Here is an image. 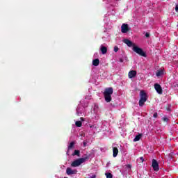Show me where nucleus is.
Here are the masks:
<instances>
[{
	"instance_id": "obj_1",
	"label": "nucleus",
	"mask_w": 178,
	"mask_h": 178,
	"mask_svg": "<svg viewBox=\"0 0 178 178\" xmlns=\"http://www.w3.org/2000/svg\"><path fill=\"white\" fill-rule=\"evenodd\" d=\"M123 42L127 45V47H133V51L138 54V55H140V56H143V58H147V54H145V51L143 50V49L138 47V46H136L131 40L129 39H124Z\"/></svg>"
},
{
	"instance_id": "obj_2",
	"label": "nucleus",
	"mask_w": 178,
	"mask_h": 178,
	"mask_svg": "<svg viewBox=\"0 0 178 178\" xmlns=\"http://www.w3.org/2000/svg\"><path fill=\"white\" fill-rule=\"evenodd\" d=\"M89 159H90V157L88 156L78 159L72 163L71 166H72V168H77V166H80L81 163H84L86 161H88Z\"/></svg>"
},
{
	"instance_id": "obj_3",
	"label": "nucleus",
	"mask_w": 178,
	"mask_h": 178,
	"mask_svg": "<svg viewBox=\"0 0 178 178\" xmlns=\"http://www.w3.org/2000/svg\"><path fill=\"white\" fill-rule=\"evenodd\" d=\"M140 99L139 100V106H143V105H145V102H147V99H148V98L147 97V93H145V91L140 90Z\"/></svg>"
},
{
	"instance_id": "obj_4",
	"label": "nucleus",
	"mask_w": 178,
	"mask_h": 178,
	"mask_svg": "<svg viewBox=\"0 0 178 178\" xmlns=\"http://www.w3.org/2000/svg\"><path fill=\"white\" fill-rule=\"evenodd\" d=\"M152 166L154 170H155V172H158V170H159V163H158V161H156V160L155 159L152 160Z\"/></svg>"
},
{
	"instance_id": "obj_5",
	"label": "nucleus",
	"mask_w": 178,
	"mask_h": 178,
	"mask_svg": "<svg viewBox=\"0 0 178 178\" xmlns=\"http://www.w3.org/2000/svg\"><path fill=\"white\" fill-rule=\"evenodd\" d=\"M154 89L158 94L162 95L163 92V90H162V86H161L159 83H154Z\"/></svg>"
},
{
	"instance_id": "obj_6",
	"label": "nucleus",
	"mask_w": 178,
	"mask_h": 178,
	"mask_svg": "<svg viewBox=\"0 0 178 178\" xmlns=\"http://www.w3.org/2000/svg\"><path fill=\"white\" fill-rule=\"evenodd\" d=\"M121 31L123 33H126L130 31V28H129V24H123L121 26Z\"/></svg>"
},
{
	"instance_id": "obj_7",
	"label": "nucleus",
	"mask_w": 178,
	"mask_h": 178,
	"mask_svg": "<svg viewBox=\"0 0 178 178\" xmlns=\"http://www.w3.org/2000/svg\"><path fill=\"white\" fill-rule=\"evenodd\" d=\"M113 94V88H107L104 92V95H112Z\"/></svg>"
},
{
	"instance_id": "obj_8",
	"label": "nucleus",
	"mask_w": 178,
	"mask_h": 178,
	"mask_svg": "<svg viewBox=\"0 0 178 178\" xmlns=\"http://www.w3.org/2000/svg\"><path fill=\"white\" fill-rule=\"evenodd\" d=\"M66 173L68 175H76L77 173V170H72L70 168H67V170H66Z\"/></svg>"
},
{
	"instance_id": "obj_9",
	"label": "nucleus",
	"mask_w": 178,
	"mask_h": 178,
	"mask_svg": "<svg viewBox=\"0 0 178 178\" xmlns=\"http://www.w3.org/2000/svg\"><path fill=\"white\" fill-rule=\"evenodd\" d=\"M128 76L129 79H134L135 76H137V71L131 70L129 72Z\"/></svg>"
},
{
	"instance_id": "obj_10",
	"label": "nucleus",
	"mask_w": 178,
	"mask_h": 178,
	"mask_svg": "<svg viewBox=\"0 0 178 178\" xmlns=\"http://www.w3.org/2000/svg\"><path fill=\"white\" fill-rule=\"evenodd\" d=\"M118 154H119V149H118V147H113V158H116V156H118Z\"/></svg>"
},
{
	"instance_id": "obj_11",
	"label": "nucleus",
	"mask_w": 178,
	"mask_h": 178,
	"mask_svg": "<svg viewBox=\"0 0 178 178\" xmlns=\"http://www.w3.org/2000/svg\"><path fill=\"white\" fill-rule=\"evenodd\" d=\"M104 95V99L106 102H111L112 101V95Z\"/></svg>"
},
{
	"instance_id": "obj_12",
	"label": "nucleus",
	"mask_w": 178,
	"mask_h": 178,
	"mask_svg": "<svg viewBox=\"0 0 178 178\" xmlns=\"http://www.w3.org/2000/svg\"><path fill=\"white\" fill-rule=\"evenodd\" d=\"M100 49L102 51V55H105V54L108 52V48H106V47L102 46Z\"/></svg>"
},
{
	"instance_id": "obj_13",
	"label": "nucleus",
	"mask_w": 178,
	"mask_h": 178,
	"mask_svg": "<svg viewBox=\"0 0 178 178\" xmlns=\"http://www.w3.org/2000/svg\"><path fill=\"white\" fill-rule=\"evenodd\" d=\"M92 65L93 66H99V59L96 58L92 60Z\"/></svg>"
},
{
	"instance_id": "obj_14",
	"label": "nucleus",
	"mask_w": 178,
	"mask_h": 178,
	"mask_svg": "<svg viewBox=\"0 0 178 178\" xmlns=\"http://www.w3.org/2000/svg\"><path fill=\"white\" fill-rule=\"evenodd\" d=\"M163 74V70H159L156 72V76L157 77H160V76H162Z\"/></svg>"
},
{
	"instance_id": "obj_15",
	"label": "nucleus",
	"mask_w": 178,
	"mask_h": 178,
	"mask_svg": "<svg viewBox=\"0 0 178 178\" xmlns=\"http://www.w3.org/2000/svg\"><path fill=\"white\" fill-rule=\"evenodd\" d=\"M75 126H76V127H81L83 126V123L81 121H76L75 122Z\"/></svg>"
},
{
	"instance_id": "obj_16",
	"label": "nucleus",
	"mask_w": 178,
	"mask_h": 178,
	"mask_svg": "<svg viewBox=\"0 0 178 178\" xmlns=\"http://www.w3.org/2000/svg\"><path fill=\"white\" fill-rule=\"evenodd\" d=\"M141 138V134L137 135L134 139V141L137 142V141H140V139Z\"/></svg>"
},
{
	"instance_id": "obj_17",
	"label": "nucleus",
	"mask_w": 178,
	"mask_h": 178,
	"mask_svg": "<svg viewBox=\"0 0 178 178\" xmlns=\"http://www.w3.org/2000/svg\"><path fill=\"white\" fill-rule=\"evenodd\" d=\"M75 155H76L77 156H80V151L74 150V153L72 154V156H75Z\"/></svg>"
},
{
	"instance_id": "obj_18",
	"label": "nucleus",
	"mask_w": 178,
	"mask_h": 178,
	"mask_svg": "<svg viewBox=\"0 0 178 178\" xmlns=\"http://www.w3.org/2000/svg\"><path fill=\"white\" fill-rule=\"evenodd\" d=\"M73 147H74V142H71L68 145V149H72Z\"/></svg>"
},
{
	"instance_id": "obj_19",
	"label": "nucleus",
	"mask_w": 178,
	"mask_h": 178,
	"mask_svg": "<svg viewBox=\"0 0 178 178\" xmlns=\"http://www.w3.org/2000/svg\"><path fill=\"white\" fill-rule=\"evenodd\" d=\"M105 175L106 176V178H113V175H112V173L107 172L105 174Z\"/></svg>"
},
{
	"instance_id": "obj_20",
	"label": "nucleus",
	"mask_w": 178,
	"mask_h": 178,
	"mask_svg": "<svg viewBox=\"0 0 178 178\" xmlns=\"http://www.w3.org/2000/svg\"><path fill=\"white\" fill-rule=\"evenodd\" d=\"M161 120H163V122H169V118H168L167 117H163L161 118Z\"/></svg>"
},
{
	"instance_id": "obj_21",
	"label": "nucleus",
	"mask_w": 178,
	"mask_h": 178,
	"mask_svg": "<svg viewBox=\"0 0 178 178\" xmlns=\"http://www.w3.org/2000/svg\"><path fill=\"white\" fill-rule=\"evenodd\" d=\"M119 51V47L118 46L114 47V52H118Z\"/></svg>"
},
{
	"instance_id": "obj_22",
	"label": "nucleus",
	"mask_w": 178,
	"mask_h": 178,
	"mask_svg": "<svg viewBox=\"0 0 178 178\" xmlns=\"http://www.w3.org/2000/svg\"><path fill=\"white\" fill-rule=\"evenodd\" d=\"M153 118H158V113H154L153 115Z\"/></svg>"
},
{
	"instance_id": "obj_23",
	"label": "nucleus",
	"mask_w": 178,
	"mask_h": 178,
	"mask_svg": "<svg viewBox=\"0 0 178 178\" xmlns=\"http://www.w3.org/2000/svg\"><path fill=\"white\" fill-rule=\"evenodd\" d=\"M140 161H141L142 163H143L144 162V161H145V159H144V157H143V156L140 157Z\"/></svg>"
},
{
	"instance_id": "obj_24",
	"label": "nucleus",
	"mask_w": 178,
	"mask_h": 178,
	"mask_svg": "<svg viewBox=\"0 0 178 178\" xmlns=\"http://www.w3.org/2000/svg\"><path fill=\"white\" fill-rule=\"evenodd\" d=\"M145 36L146 37V38H148L149 37V33H146Z\"/></svg>"
},
{
	"instance_id": "obj_25",
	"label": "nucleus",
	"mask_w": 178,
	"mask_h": 178,
	"mask_svg": "<svg viewBox=\"0 0 178 178\" xmlns=\"http://www.w3.org/2000/svg\"><path fill=\"white\" fill-rule=\"evenodd\" d=\"M175 10H176V12H178V4L176 5V6H175Z\"/></svg>"
},
{
	"instance_id": "obj_26",
	"label": "nucleus",
	"mask_w": 178,
	"mask_h": 178,
	"mask_svg": "<svg viewBox=\"0 0 178 178\" xmlns=\"http://www.w3.org/2000/svg\"><path fill=\"white\" fill-rule=\"evenodd\" d=\"M87 146V142L84 141L83 142V147H86Z\"/></svg>"
},
{
	"instance_id": "obj_27",
	"label": "nucleus",
	"mask_w": 178,
	"mask_h": 178,
	"mask_svg": "<svg viewBox=\"0 0 178 178\" xmlns=\"http://www.w3.org/2000/svg\"><path fill=\"white\" fill-rule=\"evenodd\" d=\"M166 111H170V106L166 107Z\"/></svg>"
},
{
	"instance_id": "obj_28",
	"label": "nucleus",
	"mask_w": 178,
	"mask_h": 178,
	"mask_svg": "<svg viewBox=\"0 0 178 178\" xmlns=\"http://www.w3.org/2000/svg\"><path fill=\"white\" fill-rule=\"evenodd\" d=\"M80 120H81V122H84V118H83V117H81V118H80Z\"/></svg>"
},
{
	"instance_id": "obj_29",
	"label": "nucleus",
	"mask_w": 178,
	"mask_h": 178,
	"mask_svg": "<svg viewBox=\"0 0 178 178\" xmlns=\"http://www.w3.org/2000/svg\"><path fill=\"white\" fill-rule=\"evenodd\" d=\"M120 62L121 63H123V58H120Z\"/></svg>"
},
{
	"instance_id": "obj_30",
	"label": "nucleus",
	"mask_w": 178,
	"mask_h": 178,
	"mask_svg": "<svg viewBox=\"0 0 178 178\" xmlns=\"http://www.w3.org/2000/svg\"><path fill=\"white\" fill-rule=\"evenodd\" d=\"M127 166H128V168H131V165H128Z\"/></svg>"
},
{
	"instance_id": "obj_31",
	"label": "nucleus",
	"mask_w": 178,
	"mask_h": 178,
	"mask_svg": "<svg viewBox=\"0 0 178 178\" xmlns=\"http://www.w3.org/2000/svg\"><path fill=\"white\" fill-rule=\"evenodd\" d=\"M96 177H95V175H93L92 177V178H95Z\"/></svg>"
}]
</instances>
